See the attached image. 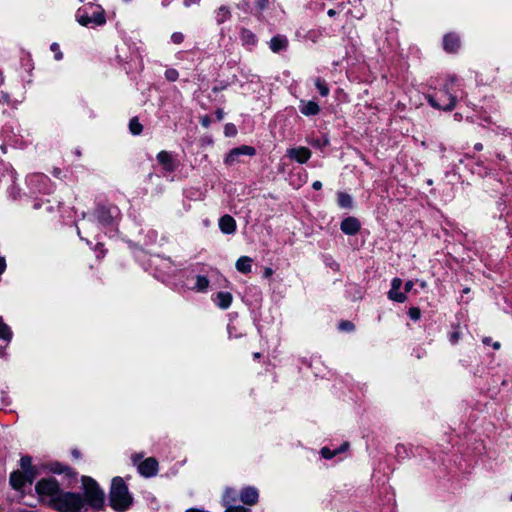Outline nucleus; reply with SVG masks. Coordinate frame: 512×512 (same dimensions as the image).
I'll list each match as a JSON object with an SVG mask.
<instances>
[{
	"label": "nucleus",
	"mask_w": 512,
	"mask_h": 512,
	"mask_svg": "<svg viewBox=\"0 0 512 512\" xmlns=\"http://www.w3.org/2000/svg\"><path fill=\"white\" fill-rule=\"evenodd\" d=\"M314 84L322 97H326L329 95L330 89H329L327 83L325 82V80H323L321 78H317L315 80Z\"/></svg>",
	"instance_id": "27"
},
{
	"label": "nucleus",
	"mask_w": 512,
	"mask_h": 512,
	"mask_svg": "<svg viewBox=\"0 0 512 512\" xmlns=\"http://www.w3.org/2000/svg\"><path fill=\"white\" fill-rule=\"evenodd\" d=\"M312 187L313 189L315 190H320L322 188V183L320 181H315L313 184H312Z\"/></svg>",
	"instance_id": "51"
},
{
	"label": "nucleus",
	"mask_w": 512,
	"mask_h": 512,
	"mask_svg": "<svg viewBox=\"0 0 512 512\" xmlns=\"http://www.w3.org/2000/svg\"><path fill=\"white\" fill-rule=\"evenodd\" d=\"M272 274H273V270H272L271 268H269V267L265 268V270H264V276H265L266 278L270 277Z\"/></svg>",
	"instance_id": "52"
},
{
	"label": "nucleus",
	"mask_w": 512,
	"mask_h": 512,
	"mask_svg": "<svg viewBox=\"0 0 512 512\" xmlns=\"http://www.w3.org/2000/svg\"><path fill=\"white\" fill-rule=\"evenodd\" d=\"M269 0H256V5L260 10L267 8Z\"/></svg>",
	"instance_id": "43"
},
{
	"label": "nucleus",
	"mask_w": 512,
	"mask_h": 512,
	"mask_svg": "<svg viewBox=\"0 0 512 512\" xmlns=\"http://www.w3.org/2000/svg\"><path fill=\"white\" fill-rule=\"evenodd\" d=\"M96 213L97 218L101 223L108 225L112 222V216L110 215L109 210L106 209L105 207H99Z\"/></svg>",
	"instance_id": "23"
},
{
	"label": "nucleus",
	"mask_w": 512,
	"mask_h": 512,
	"mask_svg": "<svg viewBox=\"0 0 512 512\" xmlns=\"http://www.w3.org/2000/svg\"><path fill=\"white\" fill-rule=\"evenodd\" d=\"M129 130L133 135H140L143 131V126L137 117H133L129 122Z\"/></svg>",
	"instance_id": "28"
},
{
	"label": "nucleus",
	"mask_w": 512,
	"mask_h": 512,
	"mask_svg": "<svg viewBox=\"0 0 512 512\" xmlns=\"http://www.w3.org/2000/svg\"><path fill=\"white\" fill-rule=\"evenodd\" d=\"M71 453H72V456H73L75 459H80V458H81V453H80V451H79V450H77V449H73Z\"/></svg>",
	"instance_id": "50"
},
{
	"label": "nucleus",
	"mask_w": 512,
	"mask_h": 512,
	"mask_svg": "<svg viewBox=\"0 0 512 512\" xmlns=\"http://www.w3.org/2000/svg\"><path fill=\"white\" fill-rule=\"evenodd\" d=\"M269 47L274 53H278L288 47V39L283 35H276L271 38Z\"/></svg>",
	"instance_id": "15"
},
{
	"label": "nucleus",
	"mask_w": 512,
	"mask_h": 512,
	"mask_svg": "<svg viewBox=\"0 0 512 512\" xmlns=\"http://www.w3.org/2000/svg\"><path fill=\"white\" fill-rule=\"evenodd\" d=\"M12 338V331L10 327L4 323L2 317L0 316V339L9 342Z\"/></svg>",
	"instance_id": "25"
},
{
	"label": "nucleus",
	"mask_w": 512,
	"mask_h": 512,
	"mask_svg": "<svg viewBox=\"0 0 512 512\" xmlns=\"http://www.w3.org/2000/svg\"><path fill=\"white\" fill-rule=\"evenodd\" d=\"M239 499L243 504L253 506L259 500L258 490L255 487L246 486L240 491Z\"/></svg>",
	"instance_id": "9"
},
{
	"label": "nucleus",
	"mask_w": 512,
	"mask_h": 512,
	"mask_svg": "<svg viewBox=\"0 0 512 512\" xmlns=\"http://www.w3.org/2000/svg\"><path fill=\"white\" fill-rule=\"evenodd\" d=\"M200 123L203 127L208 128L211 123V119L209 116L205 115V116L201 117Z\"/></svg>",
	"instance_id": "44"
},
{
	"label": "nucleus",
	"mask_w": 512,
	"mask_h": 512,
	"mask_svg": "<svg viewBox=\"0 0 512 512\" xmlns=\"http://www.w3.org/2000/svg\"><path fill=\"white\" fill-rule=\"evenodd\" d=\"M10 485L15 490H20L26 483L25 476L21 471H13L9 479Z\"/></svg>",
	"instance_id": "17"
},
{
	"label": "nucleus",
	"mask_w": 512,
	"mask_h": 512,
	"mask_svg": "<svg viewBox=\"0 0 512 512\" xmlns=\"http://www.w3.org/2000/svg\"><path fill=\"white\" fill-rule=\"evenodd\" d=\"M209 286V280L205 276H197L196 278V288L199 291L205 290Z\"/></svg>",
	"instance_id": "30"
},
{
	"label": "nucleus",
	"mask_w": 512,
	"mask_h": 512,
	"mask_svg": "<svg viewBox=\"0 0 512 512\" xmlns=\"http://www.w3.org/2000/svg\"><path fill=\"white\" fill-rule=\"evenodd\" d=\"M443 46L444 49L449 53L456 52L460 47V39L458 35L453 33L445 35L443 39Z\"/></svg>",
	"instance_id": "13"
},
{
	"label": "nucleus",
	"mask_w": 512,
	"mask_h": 512,
	"mask_svg": "<svg viewBox=\"0 0 512 512\" xmlns=\"http://www.w3.org/2000/svg\"><path fill=\"white\" fill-rule=\"evenodd\" d=\"M219 228L225 234H232L236 230V221L230 215H224L219 219Z\"/></svg>",
	"instance_id": "14"
},
{
	"label": "nucleus",
	"mask_w": 512,
	"mask_h": 512,
	"mask_svg": "<svg viewBox=\"0 0 512 512\" xmlns=\"http://www.w3.org/2000/svg\"><path fill=\"white\" fill-rule=\"evenodd\" d=\"M413 286H414L413 281H411V280L407 281L404 286L405 292H410L412 290Z\"/></svg>",
	"instance_id": "45"
},
{
	"label": "nucleus",
	"mask_w": 512,
	"mask_h": 512,
	"mask_svg": "<svg viewBox=\"0 0 512 512\" xmlns=\"http://www.w3.org/2000/svg\"><path fill=\"white\" fill-rule=\"evenodd\" d=\"M236 134V128L233 124H226L225 126V135L226 136H234Z\"/></svg>",
	"instance_id": "40"
},
{
	"label": "nucleus",
	"mask_w": 512,
	"mask_h": 512,
	"mask_svg": "<svg viewBox=\"0 0 512 512\" xmlns=\"http://www.w3.org/2000/svg\"><path fill=\"white\" fill-rule=\"evenodd\" d=\"M460 338V333L458 331H454L450 334L449 340L452 344H456Z\"/></svg>",
	"instance_id": "42"
},
{
	"label": "nucleus",
	"mask_w": 512,
	"mask_h": 512,
	"mask_svg": "<svg viewBox=\"0 0 512 512\" xmlns=\"http://www.w3.org/2000/svg\"><path fill=\"white\" fill-rule=\"evenodd\" d=\"M240 37H241V40L245 43V44H248V45H253L256 43V36L255 34L249 30V29H246V28H242L241 31H240Z\"/></svg>",
	"instance_id": "24"
},
{
	"label": "nucleus",
	"mask_w": 512,
	"mask_h": 512,
	"mask_svg": "<svg viewBox=\"0 0 512 512\" xmlns=\"http://www.w3.org/2000/svg\"><path fill=\"white\" fill-rule=\"evenodd\" d=\"M252 259L248 256H241L237 261H236V269L241 272V273H244V274H247V273H250L251 272V269H252Z\"/></svg>",
	"instance_id": "18"
},
{
	"label": "nucleus",
	"mask_w": 512,
	"mask_h": 512,
	"mask_svg": "<svg viewBox=\"0 0 512 512\" xmlns=\"http://www.w3.org/2000/svg\"><path fill=\"white\" fill-rule=\"evenodd\" d=\"M490 342H491V338H489V337H486V338L483 339V343L484 344L488 345V344H490Z\"/></svg>",
	"instance_id": "55"
},
{
	"label": "nucleus",
	"mask_w": 512,
	"mask_h": 512,
	"mask_svg": "<svg viewBox=\"0 0 512 512\" xmlns=\"http://www.w3.org/2000/svg\"><path fill=\"white\" fill-rule=\"evenodd\" d=\"M327 14L329 17H334L337 14V12L334 9H329Z\"/></svg>",
	"instance_id": "53"
},
{
	"label": "nucleus",
	"mask_w": 512,
	"mask_h": 512,
	"mask_svg": "<svg viewBox=\"0 0 512 512\" xmlns=\"http://www.w3.org/2000/svg\"><path fill=\"white\" fill-rule=\"evenodd\" d=\"M81 481L84 491L82 496L85 500V505H89L94 510H101L105 503V494L103 490L91 477L83 476Z\"/></svg>",
	"instance_id": "3"
},
{
	"label": "nucleus",
	"mask_w": 512,
	"mask_h": 512,
	"mask_svg": "<svg viewBox=\"0 0 512 512\" xmlns=\"http://www.w3.org/2000/svg\"><path fill=\"white\" fill-rule=\"evenodd\" d=\"M198 2H199V0H183V5L186 7H189L190 5L196 4Z\"/></svg>",
	"instance_id": "48"
},
{
	"label": "nucleus",
	"mask_w": 512,
	"mask_h": 512,
	"mask_svg": "<svg viewBox=\"0 0 512 512\" xmlns=\"http://www.w3.org/2000/svg\"><path fill=\"white\" fill-rule=\"evenodd\" d=\"M16 512H38V511H36V510L19 509Z\"/></svg>",
	"instance_id": "57"
},
{
	"label": "nucleus",
	"mask_w": 512,
	"mask_h": 512,
	"mask_svg": "<svg viewBox=\"0 0 512 512\" xmlns=\"http://www.w3.org/2000/svg\"><path fill=\"white\" fill-rule=\"evenodd\" d=\"M231 17V12L228 7L221 6L216 12V21L218 24L226 22Z\"/></svg>",
	"instance_id": "22"
},
{
	"label": "nucleus",
	"mask_w": 512,
	"mask_h": 512,
	"mask_svg": "<svg viewBox=\"0 0 512 512\" xmlns=\"http://www.w3.org/2000/svg\"><path fill=\"white\" fill-rule=\"evenodd\" d=\"M464 292L465 293L469 292V288L464 289Z\"/></svg>",
	"instance_id": "60"
},
{
	"label": "nucleus",
	"mask_w": 512,
	"mask_h": 512,
	"mask_svg": "<svg viewBox=\"0 0 512 512\" xmlns=\"http://www.w3.org/2000/svg\"><path fill=\"white\" fill-rule=\"evenodd\" d=\"M142 455L134 454L132 455V461L134 465H137V470L139 474L145 478H150L155 476L158 473V461L154 457H148L143 461H140Z\"/></svg>",
	"instance_id": "7"
},
{
	"label": "nucleus",
	"mask_w": 512,
	"mask_h": 512,
	"mask_svg": "<svg viewBox=\"0 0 512 512\" xmlns=\"http://www.w3.org/2000/svg\"><path fill=\"white\" fill-rule=\"evenodd\" d=\"M165 77L168 81L175 82L179 77V73L176 69L169 68L165 71Z\"/></svg>",
	"instance_id": "33"
},
{
	"label": "nucleus",
	"mask_w": 512,
	"mask_h": 512,
	"mask_svg": "<svg viewBox=\"0 0 512 512\" xmlns=\"http://www.w3.org/2000/svg\"><path fill=\"white\" fill-rule=\"evenodd\" d=\"M237 501V494L234 489L226 488L222 496V505L228 507V505H234Z\"/></svg>",
	"instance_id": "21"
},
{
	"label": "nucleus",
	"mask_w": 512,
	"mask_h": 512,
	"mask_svg": "<svg viewBox=\"0 0 512 512\" xmlns=\"http://www.w3.org/2000/svg\"><path fill=\"white\" fill-rule=\"evenodd\" d=\"M338 328L342 332H352L355 329V325L351 321L342 320L339 323Z\"/></svg>",
	"instance_id": "31"
},
{
	"label": "nucleus",
	"mask_w": 512,
	"mask_h": 512,
	"mask_svg": "<svg viewBox=\"0 0 512 512\" xmlns=\"http://www.w3.org/2000/svg\"><path fill=\"white\" fill-rule=\"evenodd\" d=\"M336 454H338V451L334 450H330L329 448L327 447H324L321 449V455L325 458V459H331L333 458Z\"/></svg>",
	"instance_id": "37"
},
{
	"label": "nucleus",
	"mask_w": 512,
	"mask_h": 512,
	"mask_svg": "<svg viewBox=\"0 0 512 512\" xmlns=\"http://www.w3.org/2000/svg\"><path fill=\"white\" fill-rule=\"evenodd\" d=\"M261 357V354L259 352L254 353V358L258 359Z\"/></svg>",
	"instance_id": "58"
},
{
	"label": "nucleus",
	"mask_w": 512,
	"mask_h": 512,
	"mask_svg": "<svg viewBox=\"0 0 512 512\" xmlns=\"http://www.w3.org/2000/svg\"><path fill=\"white\" fill-rule=\"evenodd\" d=\"M474 149L477 151H481L483 149V145L481 143H476L474 145Z\"/></svg>",
	"instance_id": "54"
},
{
	"label": "nucleus",
	"mask_w": 512,
	"mask_h": 512,
	"mask_svg": "<svg viewBox=\"0 0 512 512\" xmlns=\"http://www.w3.org/2000/svg\"><path fill=\"white\" fill-rule=\"evenodd\" d=\"M50 49L55 53L56 60H61L63 58V54L60 51V47L57 43H52Z\"/></svg>",
	"instance_id": "39"
},
{
	"label": "nucleus",
	"mask_w": 512,
	"mask_h": 512,
	"mask_svg": "<svg viewBox=\"0 0 512 512\" xmlns=\"http://www.w3.org/2000/svg\"><path fill=\"white\" fill-rule=\"evenodd\" d=\"M110 506L117 512H124L133 503V497L129 493L128 486L122 477H114L109 491Z\"/></svg>",
	"instance_id": "1"
},
{
	"label": "nucleus",
	"mask_w": 512,
	"mask_h": 512,
	"mask_svg": "<svg viewBox=\"0 0 512 512\" xmlns=\"http://www.w3.org/2000/svg\"><path fill=\"white\" fill-rule=\"evenodd\" d=\"M427 99L433 108L444 111L453 110L457 103L456 96L449 92L448 87H444V89L440 90L436 97L430 95Z\"/></svg>",
	"instance_id": "6"
},
{
	"label": "nucleus",
	"mask_w": 512,
	"mask_h": 512,
	"mask_svg": "<svg viewBox=\"0 0 512 512\" xmlns=\"http://www.w3.org/2000/svg\"><path fill=\"white\" fill-rule=\"evenodd\" d=\"M402 286V280L400 278H394L391 283L390 290H400Z\"/></svg>",
	"instance_id": "41"
},
{
	"label": "nucleus",
	"mask_w": 512,
	"mask_h": 512,
	"mask_svg": "<svg viewBox=\"0 0 512 512\" xmlns=\"http://www.w3.org/2000/svg\"><path fill=\"white\" fill-rule=\"evenodd\" d=\"M216 303L222 309H227L232 303V295L229 292H219L216 295Z\"/></svg>",
	"instance_id": "20"
},
{
	"label": "nucleus",
	"mask_w": 512,
	"mask_h": 512,
	"mask_svg": "<svg viewBox=\"0 0 512 512\" xmlns=\"http://www.w3.org/2000/svg\"><path fill=\"white\" fill-rule=\"evenodd\" d=\"M218 121H221L224 117V112L221 108H218L215 112Z\"/></svg>",
	"instance_id": "46"
},
{
	"label": "nucleus",
	"mask_w": 512,
	"mask_h": 512,
	"mask_svg": "<svg viewBox=\"0 0 512 512\" xmlns=\"http://www.w3.org/2000/svg\"><path fill=\"white\" fill-rule=\"evenodd\" d=\"M408 315L412 320L417 321L421 316L420 309L417 307H411L408 311Z\"/></svg>",
	"instance_id": "36"
},
{
	"label": "nucleus",
	"mask_w": 512,
	"mask_h": 512,
	"mask_svg": "<svg viewBox=\"0 0 512 512\" xmlns=\"http://www.w3.org/2000/svg\"><path fill=\"white\" fill-rule=\"evenodd\" d=\"M6 268V262L3 257H0V274H2L5 271Z\"/></svg>",
	"instance_id": "47"
},
{
	"label": "nucleus",
	"mask_w": 512,
	"mask_h": 512,
	"mask_svg": "<svg viewBox=\"0 0 512 512\" xmlns=\"http://www.w3.org/2000/svg\"><path fill=\"white\" fill-rule=\"evenodd\" d=\"M348 447H349V443H348V442H345V443H343V444L340 446V448H339V449H337L336 451H338V453H340V452H344V451H346V450L348 449Z\"/></svg>",
	"instance_id": "49"
},
{
	"label": "nucleus",
	"mask_w": 512,
	"mask_h": 512,
	"mask_svg": "<svg viewBox=\"0 0 512 512\" xmlns=\"http://www.w3.org/2000/svg\"><path fill=\"white\" fill-rule=\"evenodd\" d=\"M388 298L392 301L403 303L406 301L407 296L405 293L399 292V290H390L388 292Z\"/></svg>",
	"instance_id": "29"
},
{
	"label": "nucleus",
	"mask_w": 512,
	"mask_h": 512,
	"mask_svg": "<svg viewBox=\"0 0 512 512\" xmlns=\"http://www.w3.org/2000/svg\"><path fill=\"white\" fill-rule=\"evenodd\" d=\"M51 471L56 474H65L68 477H76L77 473L69 466L63 465L59 462H55L51 466Z\"/></svg>",
	"instance_id": "19"
},
{
	"label": "nucleus",
	"mask_w": 512,
	"mask_h": 512,
	"mask_svg": "<svg viewBox=\"0 0 512 512\" xmlns=\"http://www.w3.org/2000/svg\"><path fill=\"white\" fill-rule=\"evenodd\" d=\"M20 466L23 469V471L34 468L32 466V458L28 455L21 457Z\"/></svg>",
	"instance_id": "32"
},
{
	"label": "nucleus",
	"mask_w": 512,
	"mask_h": 512,
	"mask_svg": "<svg viewBox=\"0 0 512 512\" xmlns=\"http://www.w3.org/2000/svg\"><path fill=\"white\" fill-rule=\"evenodd\" d=\"M224 512H250V509L246 508L242 505L234 504V505H228V507H226Z\"/></svg>",
	"instance_id": "34"
},
{
	"label": "nucleus",
	"mask_w": 512,
	"mask_h": 512,
	"mask_svg": "<svg viewBox=\"0 0 512 512\" xmlns=\"http://www.w3.org/2000/svg\"><path fill=\"white\" fill-rule=\"evenodd\" d=\"M511 499H512V494H511Z\"/></svg>",
	"instance_id": "61"
},
{
	"label": "nucleus",
	"mask_w": 512,
	"mask_h": 512,
	"mask_svg": "<svg viewBox=\"0 0 512 512\" xmlns=\"http://www.w3.org/2000/svg\"><path fill=\"white\" fill-rule=\"evenodd\" d=\"M338 204L342 208H351L352 207L351 196L344 192L338 193Z\"/></svg>",
	"instance_id": "26"
},
{
	"label": "nucleus",
	"mask_w": 512,
	"mask_h": 512,
	"mask_svg": "<svg viewBox=\"0 0 512 512\" xmlns=\"http://www.w3.org/2000/svg\"><path fill=\"white\" fill-rule=\"evenodd\" d=\"M255 154H256V150L254 147L248 146V145H242V146H239V147H236V148H233L232 150H230V152L228 153V155L225 158V163L227 165H232V164L238 162V158L241 155L254 156Z\"/></svg>",
	"instance_id": "8"
},
{
	"label": "nucleus",
	"mask_w": 512,
	"mask_h": 512,
	"mask_svg": "<svg viewBox=\"0 0 512 512\" xmlns=\"http://www.w3.org/2000/svg\"><path fill=\"white\" fill-rule=\"evenodd\" d=\"M157 160L160 165L168 172H173L176 169V163L171 153L167 151H160L157 154Z\"/></svg>",
	"instance_id": "12"
},
{
	"label": "nucleus",
	"mask_w": 512,
	"mask_h": 512,
	"mask_svg": "<svg viewBox=\"0 0 512 512\" xmlns=\"http://www.w3.org/2000/svg\"><path fill=\"white\" fill-rule=\"evenodd\" d=\"M85 507V500L80 493L62 491L53 509L58 512H81Z\"/></svg>",
	"instance_id": "4"
},
{
	"label": "nucleus",
	"mask_w": 512,
	"mask_h": 512,
	"mask_svg": "<svg viewBox=\"0 0 512 512\" xmlns=\"http://www.w3.org/2000/svg\"><path fill=\"white\" fill-rule=\"evenodd\" d=\"M492 346H493V348H494V349H496V350H497V349H499V348H500V343H499V342H494V343L492 344Z\"/></svg>",
	"instance_id": "56"
},
{
	"label": "nucleus",
	"mask_w": 512,
	"mask_h": 512,
	"mask_svg": "<svg viewBox=\"0 0 512 512\" xmlns=\"http://www.w3.org/2000/svg\"><path fill=\"white\" fill-rule=\"evenodd\" d=\"M299 109L305 116H314L320 112V107L315 101H301Z\"/></svg>",
	"instance_id": "16"
},
{
	"label": "nucleus",
	"mask_w": 512,
	"mask_h": 512,
	"mask_svg": "<svg viewBox=\"0 0 512 512\" xmlns=\"http://www.w3.org/2000/svg\"><path fill=\"white\" fill-rule=\"evenodd\" d=\"M186 512H203V511H200V510H197V509H190V510H187Z\"/></svg>",
	"instance_id": "59"
},
{
	"label": "nucleus",
	"mask_w": 512,
	"mask_h": 512,
	"mask_svg": "<svg viewBox=\"0 0 512 512\" xmlns=\"http://www.w3.org/2000/svg\"><path fill=\"white\" fill-rule=\"evenodd\" d=\"M340 228L346 235H355L359 232L361 225L357 218L347 217L342 220Z\"/></svg>",
	"instance_id": "11"
},
{
	"label": "nucleus",
	"mask_w": 512,
	"mask_h": 512,
	"mask_svg": "<svg viewBox=\"0 0 512 512\" xmlns=\"http://www.w3.org/2000/svg\"><path fill=\"white\" fill-rule=\"evenodd\" d=\"M35 490L39 499L51 508L54 507L63 491L58 481L53 477L40 479L35 485Z\"/></svg>",
	"instance_id": "2"
},
{
	"label": "nucleus",
	"mask_w": 512,
	"mask_h": 512,
	"mask_svg": "<svg viewBox=\"0 0 512 512\" xmlns=\"http://www.w3.org/2000/svg\"><path fill=\"white\" fill-rule=\"evenodd\" d=\"M76 18L82 26L90 24L101 26L106 23L105 11L101 6L92 3H89L84 9H79Z\"/></svg>",
	"instance_id": "5"
},
{
	"label": "nucleus",
	"mask_w": 512,
	"mask_h": 512,
	"mask_svg": "<svg viewBox=\"0 0 512 512\" xmlns=\"http://www.w3.org/2000/svg\"><path fill=\"white\" fill-rule=\"evenodd\" d=\"M171 41L177 45L181 44L184 41V34L181 32H174L171 35Z\"/></svg>",
	"instance_id": "38"
},
{
	"label": "nucleus",
	"mask_w": 512,
	"mask_h": 512,
	"mask_svg": "<svg viewBox=\"0 0 512 512\" xmlns=\"http://www.w3.org/2000/svg\"><path fill=\"white\" fill-rule=\"evenodd\" d=\"M287 156L300 164L306 163L311 157V151L307 147L290 148Z\"/></svg>",
	"instance_id": "10"
},
{
	"label": "nucleus",
	"mask_w": 512,
	"mask_h": 512,
	"mask_svg": "<svg viewBox=\"0 0 512 512\" xmlns=\"http://www.w3.org/2000/svg\"><path fill=\"white\" fill-rule=\"evenodd\" d=\"M23 474L25 476V481L31 484L37 476V471L35 468H32L24 471Z\"/></svg>",
	"instance_id": "35"
}]
</instances>
